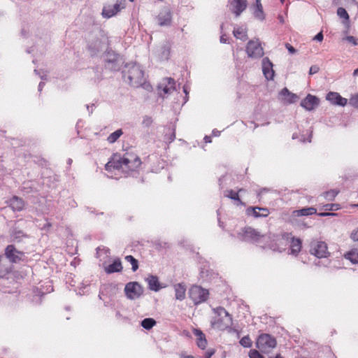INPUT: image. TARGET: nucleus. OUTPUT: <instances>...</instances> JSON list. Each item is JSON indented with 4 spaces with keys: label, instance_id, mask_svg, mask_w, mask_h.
<instances>
[{
    "label": "nucleus",
    "instance_id": "nucleus-26",
    "mask_svg": "<svg viewBox=\"0 0 358 358\" xmlns=\"http://www.w3.org/2000/svg\"><path fill=\"white\" fill-rule=\"evenodd\" d=\"M317 213V210L314 207H308L303 208L299 210H295L292 212V216L294 217H299V216H307L315 214Z\"/></svg>",
    "mask_w": 358,
    "mask_h": 358
},
{
    "label": "nucleus",
    "instance_id": "nucleus-6",
    "mask_svg": "<svg viewBox=\"0 0 358 358\" xmlns=\"http://www.w3.org/2000/svg\"><path fill=\"white\" fill-rule=\"evenodd\" d=\"M124 292L128 299L134 300L143 294V289L138 282H130L125 285Z\"/></svg>",
    "mask_w": 358,
    "mask_h": 358
},
{
    "label": "nucleus",
    "instance_id": "nucleus-35",
    "mask_svg": "<svg viewBox=\"0 0 358 358\" xmlns=\"http://www.w3.org/2000/svg\"><path fill=\"white\" fill-rule=\"evenodd\" d=\"M122 134L123 132L122 129H117L108 136L107 141L110 143H113L122 135Z\"/></svg>",
    "mask_w": 358,
    "mask_h": 358
},
{
    "label": "nucleus",
    "instance_id": "nucleus-39",
    "mask_svg": "<svg viewBox=\"0 0 358 358\" xmlns=\"http://www.w3.org/2000/svg\"><path fill=\"white\" fill-rule=\"evenodd\" d=\"M322 208L326 211L337 210L340 208V205L338 203H327L323 206Z\"/></svg>",
    "mask_w": 358,
    "mask_h": 358
},
{
    "label": "nucleus",
    "instance_id": "nucleus-8",
    "mask_svg": "<svg viewBox=\"0 0 358 358\" xmlns=\"http://www.w3.org/2000/svg\"><path fill=\"white\" fill-rule=\"evenodd\" d=\"M5 255L11 263H19L24 260V253L17 250L13 245H8L5 249Z\"/></svg>",
    "mask_w": 358,
    "mask_h": 358
},
{
    "label": "nucleus",
    "instance_id": "nucleus-34",
    "mask_svg": "<svg viewBox=\"0 0 358 358\" xmlns=\"http://www.w3.org/2000/svg\"><path fill=\"white\" fill-rule=\"evenodd\" d=\"M345 258L352 264H358V250L354 249L345 255Z\"/></svg>",
    "mask_w": 358,
    "mask_h": 358
},
{
    "label": "nucleus",
    "instance_id": "nucleus-50",
    "mask_svg": "<svg viewBox=\"0 0 358 358\" xmlns=\"http://www.w3.org/2000/svg\"><path fill=\"white\" fill-rule=\"evenodd\" d=\"M324 36L322 34V31H320L316 34V36L314 37V40L317 41H322L323 40Z\"/></svg>",
    "mask_w": 358,
    "mask_h": 358
},
{
    "label": "nucleus",
    "instance_id": "nucleus-10",
    "mask_svg": "<svg viewBox=\"0 0 358 358\" xmlns=\"http://www.w3.org/2000/svg\"><path fill=\"white\" fill-rule=\"evenodd\" d=\"M123 163L124 167L128 170L134 171L138 169L141 164V159L133 152H126L124 154Z\"/></svg>",
    "mask_w": 358,
    "mask_h": 358
},
{
    "label": "nucleus",
    "instance_id": "nucleus-13",
    "mask_svg": "<svg viewBox=\"0 0 358 358\" xmlns=\"http://www.w3.org/2000/svg\"><path fill=\"white\" fill-rule=\"evenodd\" d=\"M247 0H232L230 1V10L238 17L247 8Z\"/></svg>",
    "mask_w": 358,
    "mask_h": 358
},
{
    "label": "nucleus",
    "instance_id": "nucleus-49",
    "mask_svg": "<svg viewBox=\"0 0 358 358\" xmlns=\"http://www.w3.org/2000/svg\"><path fill=\"white\" fill-rule=\"evenodd\" d=\"M215 350L214 349H209L206 353L204 358H211V357L215 354Z\"/></svg>",
    "mask_w": 358,
    "mask_h": 358
},
{
    "label": "nucleus",
    "instance_id": "nucleus-44",
    "mask_svg": "<svg viewBox=\"0 0 358 358\" xmlns=\"http://www.w3.org/2000/svg\"><path fill=\"white\" fill-rule=\"evenodd\" d=\"M349 103L351 106L358 108V94L352 96L349 101Z\"/></svg>",
    "mask_w": 358,
    "mask_h": 358
},
{
    "label": "nucleus",
    "instance_id": "nucleus-58",
    "mask_svg": "<svg viewBox=\"0 0 358 358\" xmlns=\"http://www.w3.org/2000/svg\"><path fill=\"white\" fill-rule=\"evenodd\" d=\"M45 85V83L44 82H41L38 85V91L39 92H41L42 90H43V87H44Z\"/></svg>",
    "mask_w": 358,
    "mask_h": 358
},
{
    "label": "nucleus",
    "instance_id": "nucleus-15",
    "mask_svg": "<svg viewBox=\"0 0 358 358\" xmlns=\"http://www.w3.org/2000/svg\"><path fill=\"white\" fill-rule=\"evenodd\" d=\"M171 12L167 8L162 9L157 17V23L160 26H169L171 22Z\"/></svg>",
    "mask_w": 358,
    "mask_h": 358
},
{
    "label": "nucleus",
    "instance_id": "nucleus-27",
    "mask_svg": "<svg viewBox=\"0 0 358 358\" xmlns=\"http://www.w3.org/2000/svg\"><path fill=\"white\" fill-rule=\"evenodd\" d=\"M176 299L182 301L185 298L186 287L182 283L176 284L174 285Z\"/></svg>",
    "mask_w": 358,
    "mask_h": 358
},
{
    "label": "nucleus",
    "instance_id": "nucleus-63",
    "mask_svg": "<svg viewBox=\"0 0 358 358\" xmlns=\"http://www.w3.org/2000/svg\"><path fill=\"white\" fill-rule=\"evenodd\" d=\"M263 192H268V189H266V188H264V189H262L260 191V192H259V194H262Z\"/></svg>",
    "mask_w": 358,
    "mask_h": 358
},
{
    "label": "nucleus",
    "instance_id": "nucleus-21",
    "mask_svg": "<svg viewBox=\"0 0 358 358\" xmlns=\"http://www.w3.org/2000/svg\"><path fill=\"white\" fill-rule=\"evenodd\" d=\"M9 205L14 211H21L24 207V201L22 199L14 196L10 199Z\"/></svg>",
    "mask_w": 358,
    "mask_h": 358
},
{
    "label": "nucleus",
    "instance_id": "nucleus-48",
    "mask_svg": "<svg viewBox=\"0 0 358 358\" xmlns=\"http://www.w3.org/2000/svg\"><path fill=\"white\" fill-rule=\"evenodd\" d=\"M285 48L290 54H294L296 52V49L288 43H285Z\"/></svg>",
    "mask_w": 358,
    "mask_h": 358
},
{
    "label": "nucleus",
    "instance_id": "nucleus-33",
    "mask_svg": "<svg viewBox=\"0 0 358 358\" xmlns=\"http://www.w3.org/2000/svg\"><path fill=\"white\" fill-rule=\"evenodd\" d=\"M141 324L145 329L150 330L156 324V321L153 318L148 317L143 319Z\"/></svg>",
    "mask_w": 358,
    "mask_h": 358
},
{
    "label": "nucleus",
    "instance_id": "nucleus-9",
    "mask_svg": "<svg viewBox=\"0 0 358 358\" xmlns=\"http://www.w3.org/2000/svg\"><path fill=\"white\" fill-rule=\"evenodd\" d=\"M246 52L249 57L260 58L264 55V50L257 41H250L246 46Z\"/></svg>",
    "mask_w": 358,
    "mask_h": 358
},
{
    "label": "nucleus",
    "instance_id": "nucleus-19",
    "mask_svg": "<svg viewBox=\"0 0 358 358\" xmlns=\"http://www.w3.org/2000/svg\"><path fill=\"white\" fill-rule=\"evenodd\" d=\"M121 3H116L113 6H105L102 10V15L108 18L117 14L121 9Z\"/></svg>",
    "mask_w": 358,
    "mask_h": 358
},
{
    "label": "nucleus",
    "instance_id": "nucleus-38",
    "mask_svg": "<svg viewBox=\"0 0 358 358\" xmlns=\"http://www.w3.org/2000/svg\"><path fill=\"white\" fill-rule=\"evenodd\" d=\"M240 344L244 348H250L252 342L249 336H243L240 341Z\"/></svg>",
    "mask_w": 358,
    "mask_h": 358
},
{
    "label": "nucleus",
    "instance_id": "nucleus-57",
    "mask_svg": "<svg viewBox=\"0 0 358 358\" xmlns=\"http://www.w3.org/2000/svg\"><path fill=\"white\" fill-rule=\"evenodd\" d=\"M220 42L222 43H227V38L225 37V35H222L220 36Z\"/></svg>",
    "mask_w": 358,
    "mask_h": 358
},
{
    "label": "nucleus",
    "instance_id": "nucleus-4",
    "mask_svg": "<svg viewBox=\"0 0 358 358\" xmlns=\"http://www.w3.org/2000/svg\"><path fill=\"white\" fill-rule=\"evenodd\" d=\"M262 237H263V236L261 235L259 231L250 227L243 228L241 231L238 234V238L241 241L250 243L258 242Z\"/></svg>",
    "mask_w": 358,
    "mask_h": 358
},
{
    "label": "nucleus",
    "instance_id": "nucleus-24",
    "mask_svg": "<svg viewBox=\"0 0 358 358\" xmlns=\"http://www.w3.org/2000/svg\"><path fill=\"white\" fill-rule=\"evenodd\" d=\"M146 281L148 284L149 289L152 291L158 292L162 288L158 278L155 275H150L146 278Z\"/></svg>",
    "mask_w": 358,
    "mask_h": 358
},
{
    "label": "nucleus",
    "instance_id": "nucleus-31",
    "mask_svg": "<svg viewBox=\"0 0 358 358\" xmlns=\"http://www.w3.org/2000/svg\"><path fill=\"white\" fill-rule=\"evenodd\" d=\"M234 36L241 41H246L248 39L247 32L245 28L243 27H238L234 29L233 31Z\"/></svg>",
    "mask_w": 358,
    "mask_h": 358
},
{
    "label": "nucleus",
    "instance_id": "nucleus-16",
    "mask_svg": "<svg viewBox=\"0 0 358 358\" xmlns=\"http://www.w3.org/2000/svg\"><path fill=\"white\" fill-rule=\"evenodd\" d=\"M262 71L266 80H273L275 72L273 69V64L268 57L262 59Z\"/></svg>",
    "mask_w": 358,
    "mask_h": 358
},
{
    "label": "nucleus",
    "instance_id": "nucleus-61",
    "mask_svg": "<svg viewBox=\"0 0 358 358\" xmlns=\"http://www.w3.org/2000/svg\"><path fill=\"white\" fill-rule=\"evenodd\" d=\"M352 236H353V239L354 240L358 241V233L352 234Z\"/></svg>",
    "mask_w": 358,
    "mask_h": 358
},
{
    "label": "nucleus",
    "instance_id": "nucleus-45",
    "mask_svg": "<svg viewBox=\"0 0 358 358\" xmlns=\"http://www.w3.org/2000/svg\"><path fill=\"white\" fill-rule=\"evenodd\" d=\"M338 192L335 190L328 191L325 193V197L329 200H332L338 194Z\"/></svg>",
    "mask_w": 358,
    "mask_h": 358
},
{
    "label": "nucleus",
    "instance_id": "nucleus-30",
    "mask_svg": "<svg viewBox=\"0 0 358 358\" xmlns=\"http://www.w3.org/2000/svg\"><path fill=\"white\" fill-rule=\"evenodd\" d=\"M253 14L257 19L262 21L264 20L265 15L264 13L263 6L262 5L261 0H256V5Z\"/></svg>",
    "mask_w": 358,
    "mask_h": 358
},
{
    "label": "nucleus",
    "instance_id": "nucleus-25",
    "mask_svg": "<svg viewBox=\"0 0 358 358\" xmlns=\"http://www.w3.org/2000/svg\"><path fill=\"white\" fill-rule=\"evenodd\" d=\"M194 334L197 337V345L199 348L204 350L207 346V341L205 334L197 329H194Z\"/></svg>",
    "mask_w": 358,
    "mask_h": 358
},
{
    "label": "nucleus",
    "instance_id": "nucleus-37",
    "mask_svg": "<svg viewBox=\"0 0 358 358\" xmlns=\"http://www.w3.org/2000/svg\"><path fill=\"white\" fill-rule=\"evenodd\" d=\"M226 196L230 198L232 200L237 201L240 203H242L238 192H235L234 190H228L227 194H225Z\"/></svg>",
    "mask_w": 358,
    "mask_h": 358
},
{
    "label": "nucleus",
    "instance_id": "nucleus-18",
    "mask_svg": "<svg viewBox=\"0 0 358 358\" xmlns=\"http://www.w3.org/2000/svg\"><path fill=\"white\" fill-rule=\"evenodd\" d=\"M248 215H252L255 217H266L269 215V210L266 208L249 207L246 210Z\"/></svg>",
    "mask_w": 358,
    "mask_h": 358
},
{
    "label": "nucleus",
    "instance_id": "nucleus-17",
    "mask_svg": "<svg viewBox=\"0 0 358 358\" xmlns=\"http://www.w3.org/2000/svg\"><path fill=\"white\" fill-rule=\"evenodd\" d=\"M327 101L334 105L340 106H345L347 104L348 100L342 97L338 92H329L326 96Z\"/></svg>",
    "mask_w": 358,
    "mask_h": 358
},
{
    "label": "nucleus",
    "instance_id": "nucleus-7",
    "mask_svg": "<svg viewBox=\"0 0 358 358\" xmlns=\"http://www.w3.org/2000/svg\"><path fill=\"white\" fill-rule=\"evenodd\" d=\"M257 347L261 350L274 348L276 346L275 338L267 334H261L257 341Z\"/></svg>",
    "mask_w": 358,
    "mask_h": 358
},
{
    "label": "nucleus",
    "instance_id": "nucleus-62",
    "mask_svg": "<svg viewBox=\"0 0 358 358\" xmlns=\"http://www.w3.org/2000/svg\"><path fill=\"white\" fill-rule=\"evenodd\" d=\"M353 76H358V69H355L353 72Z\"/></svg>",
    "mask_w": 358,
    "mask_h": 358
},
{
    "label": "nucleus",
    "instance_id": "nucleus-42",
    "mask_svg": "<svg viewBox=\"0 0 358 358\" xmlns=\"http://www.w3.org/2000/svg\"><path fill=\"white\" fill-rule=\"evenodd\" d=\"M34 73L40 76L42 80H48V71L44 70H34Z\"/></svg>",
    "mask_w": 358,
    "mask_h": 358
},
{
    "label": "nucleus",
    "instance_id": "nucleus-59",
    "mask_svg": "<svg viewBox=\"0 0 358 358\" xmlns=\"http://www.w3.org/2000/svg\"><path fill=\"white\" fill-rule=\"evenodd\" d=\"M204 141L206 143H210L211 142V137L208 136H206L204 137Z\"/></svg>",
    "mask_w": 358,
    "mask_h": 358
},
{
    "label": "nucleus",
    "instance_id": "nucleus-56",
    "mask_svg": "<svg viewBox=\"0 0 358 358\" xmlns=\"http://www.w3.org/2000/svg\"><path fill=\"white\" fill-rule=\"evenodd\" d=\"M183 92L185 94V102H186L187 101V99H188L187 98V95L189 94V92H188L187 88L186 86L183 87Z\"/></svg>",
    "mask_w": 358,
    "mask_h": 358
},
{
    "label": "nucleus",
    "instance_id": "nucleus-12",
    "mask_svg": "<svg viewBox=\"0 0 358 358\" xmlns=\"http://www.w3.org/2000/svg\"><path fill=\"white\" fill-rule=\"evenodd\" d=\"M124 155L122 156L119 153L114 154L110 160L106 164L105 169L106 171H111V169H123L124 164L123 163Z\"/></svg>",
    "mask_w": 358,
    "mask_h": 358
},
{
    "label": "nucleus",
    "instance_id": "nucleus-51",
    "mask_svg": "<svg viewBox=\"0 0 358 358\" xmlns=\"http://www.w3.org/2000/svg\"><path fill=\"white\" fill-rule=\"evenodd\" d=\"M166 80L168 82V86H169V87L172 86L173 90H174L175 89V81H174V80L173 78H166Z\"/></svg>",
    "mask_w": 358,
    "mask_h": 358
},
{
    "label": "nucleus",
    "instance_id": "nucleus-47",
    "mask_svg": "<svg viewBox=\"0 0 358 358\" xmlns=\"http://www.w3.org/2000/svg\"><path fill=\"white\" fill-rule=\"evenodd\" d=\"M319 67L317 65L311 66L309 70V74L313 75L319 71Z\"/></svg>",
    "mask_w": 358,
    "mask_h": 358
},
{
    "label": "nucleus",
    "instance_id": "nucleus-23",
    "mask_svg": "<svg viewBox=\"0 0 358 358\" xmlns=\"http://www.w3.org/2000/svg\"><path fill=\"white\" fill-rule=\"evenodd\" d=\"M106 273L110 274L120 272L122 270V262L120 259H115L113 262L104 268Z\"/></svg>",
    "mask_w": 358,
    "mask_h": 358
},
{
    "label": "nucleus",
    "instance_id": "nucleus-2",
    "mask_svg": "<svg viewBox=\"0 0 358 358\" xmlns=\"http://www.w3.org/2000/svg\"><path fill=\"white\" fill-rule=\"evenodd\" d=\"M214 313L217 315L210 321L213 328L220 330H224L229 327L232 324V317L231 315L223 307H217L213 309Z\"/></svg>",
    "mask_w": 358,
    "mask_h": 358
},
{
    "label": "nucleus",
    "instance_id": "nucleus-22",
    "mask_svg": "<svg viewBox=\"0 0 358 358\" xmlns=\"http://www.w3.org/2000/svg\"><path fill=\"white\" fill-rule=\"evenodd\" d=\"M156 55L161 60H167L170 55V46L168 43L164 44L159 47L156 52Z\"/></svg>",
    "mask_w": 358,
    "mask_h": 358
},
{
    "label": "nucleus",
    "instance_id": "nucleus-52",
    "mask_svg": "<svg viewBox=\"0 0 358 358\" xmlns=\"http://www.w3.org/2000/svg\"><path fill=\"white\" fill-rule=\"evenodd\" d=\"M176 138V134H175V131L173 130L171 134H170V136L167 138V139L169 141V143H171L172 141H174V139Z\"/></svg>",
    "mask_w": 358,
    "mask_h": 358
},
{
    "label": "nucleus",
    "instance_id": "nucleus-46",
    "mask_svg": "<svg viewBox=\"0 0 358 358\" xmlns=\"http://www.w3.org/2000/svg\"><path fill=\"white\" fill-rule=\"evenodd\" d=\"M345 40L348 41L349 43H352L354 45L358 44V39L352 36H346Z\"/></svg>",
    "mask_w": 358,
    "mask_h": 358
},
{
    "label": "nucleus",
    "instance_id": "nucleus-41",
    "mask_svg": "<svg viewBox=\"0 0 358 358\" xmlns=\"http://www.w3.org/2000/svg\"><path fill=\"white\" fill-rule=\"evenodd\" d=\"M152 122H153V120L151 117L145 115L143 118L142 125L144 127H149L152 124Z\"/></svg>",
    "mask_w": 358,
    "mask_h": 358
},
{
    "label": "nucleus",
    "instance_id": "nucleus-60",
    "mask_svg": "<svg viewBox=\"0 0 358 358\" xmlns=\"http://www.w3.org/2000/svg\"><path fill=\"white\" fill-rule=\"evenodd\" d=\"M213 136H220V131H217V130H216V129H214V130L213 131Z\"/></svg>",
    "mask_w": 358,
    "mask_h": 358
},
{
    "label": "nucleus",
    "instance_id": "nucleus-11",
    "mask_svg": "<svg viewBox=\"0 0 358 358\" xmlns=\"http://www.w3.org/2000/svg\"><path fill=\"white\" fill-rule=\"evenodd\" d=\"M120 66V55L113 52H108L105 58V67L111 71H118Z\"/></svg>",
    "mask_w": 358,
    "mask_h": 358
},
{
    "label": "nucleus",
    "instance_id": "nucleus-28",
    "mask_svg": "<svg viewBox=\"0 0 358 358\" xmlns=\"http://www.w3.org/2000/svg\"><path fill=\"white\" fill-rule=\"evenodd\" d=\"M301 241L300 238L293 237L290 245V254L297 255L301 249Z\"/></svg>",
    "mask_w": 358,
    "mask_h": 358
},
{
    "label": "nucleus",
    "instance_id": "nucleus-14",
    "mask_svg": "<svg viewBox=\"0 0 358 358\" xmlns=\"http://www.w3.org/2000/svg\"><path fill=\"white\" fill-rule=\"evenodd\" d=\"M319 103L320 100L317 97L309 94L301 101V106L310 111L317 106Z\"/></svg>",
    "mask_w": 358,
    "mask_h": 358
},
{
    "label": "nucleus",
    "instance_id": "nucleus-36",
    "mask_svg": "<svg viewBox=\"0 0 358 358\" xmlns=\"http://www.w3.org/2000/svg\"><path fill=\"white\" fill-rule=\"evenodd\" d=\"M125 260L131 264V269L136 271L138 268V262L132 255H127L125 257Z\"/></svg>",
    "mask_w": 358,
    "mask_h": 358
},
{
    "label": "nucleus",
    "instance_id": "nucleus-40",
    "mask_svg": "<svg viewBox=\"0 0 358 358\" xmlns=\"http://www.w3.org/2000/svg\"><path fill=\"white\" fill-rule=\"evenodd\" d=\"M337 15L341 17V18H343L345 20H349V15L348 13V12L346 11V10L343 8H338V10H337Z\"/></svg>",
    "mask_w": 358,
    "mask_h": 358
},
{
    "label": "nucleus",
    "instance_id": "nucleus-32",
    "mask_svg": "<svg viewBox=\"0 0 358 358\" xmlns=\"http://www.w3.org/2000/svg\"><path fill=\"white\" fill-rule=\"evenodd\" d=\"M88 48L92 55H96L103 49V43L99 41L96 40L94 44L91 43L88 45Z\"/></svg>",
    "mask_w": 358,
    "mask_h": 358
},
{
    "label": "nucleus",
    "instance_id": "nucleus-53",
    "mask_svg": "<svg viewBox=\"0 0 358 358\" xmlns=\"http://www.w3.org/2000/svg\"><path fill=\"white\" fill-rule=\"evenodd\" d=\"M335 213H318V215L320 217H327V216H334L335 215Z\"/></svg>",
    "mask_w": 358,
    "mask_h": 358
},
{
    "label": "nucleus",
    "instance_id": "nucleus-55",
    "mask_svg": "<svg viewBox=\"0 0 358 358\" xmlns=\"http://www.w3.org/2000/svg\"><path fill=\"white\" fill-rule=\"evenodd\" d=\"M94 106V104H92L91 106L90 105H86V108L89 112L90 114H92V112H93V107Z\"/></svg>",
    "mask_w": 358,
    "mask_h": 358
},
{
    "label": "nucleus",
    "instance_id": "nucleus-29",
    "mask_svg": "<svg viewBox=\"0 0 358 358\" xmlns=\"http://www.w3.org/2000/svg\"><path fill=\"white\" fill-rule=\"evenodd\" d=\"M11 238L13 241L16 243H20L23 241V238H27V235L25 234L22 230L14 227L11 232Z\"/></svg>",
    "mask_w": 358,
    "mask_h": 358
},
{
    "label": "nucleus",
    "instance_id": "nucleus-54",
    "mask_svg": "<svg viewBox=\"0 0 358 358\" xmlns=\"http://www.w3.org/2000/svg\"><path fill=\"white\" fill-rule=\"evenodd\" d=\"M173 90L172 88V86L169 87L168 85H166L164 88H163V92L165 93V94H169V93H171V91Z\"/></svg>",
    "mask_w": 358,
    "mask_h": 358
},
{
    "label": "nucleus",
    "instance_id": "nucleus-3",
    "mask_svg": "<svg viewBox=\"0 0 358 358\" xmlns=\"http://www.w3.org/2000/svg\"><path fill=\"white\" fill-rule=\"evenodd\" d=\"M208 290L201 286L193 285L189 290V296L195 305L206 301L208 297Z\"/></svg>",
    "mask_w": 358,
    "mask_h": 358
},
{
    "label": "nucleus",
    "instance_id": "nucleus-5",
    "mask_svg": "<svg viewBox=\"0 0 358 358\" xmlns=\"http://www.w3.org/2000/svg\"><path fill=\"white\" fill-rule=\"evenodd\" d=\"M310 252L317 258L327 257L329 255L327 243L316 240L310 243Z\"/></svg>",
    "mask_w": 358,
    "mask_h": 358
},
{
    "label": "nucleus",
    "instance_id": "nucleus-20",
    "mask_svg": "<svg viewBox=\"0 0 358 358\" xmlns=\"http://www.w3.org/2000/svg\"><path fill=\"white\" fill-rule=\"evenodd\" d=\"M279 95L280 96V99L284 100L287 103H294L298 99L296 94L289 92L286 87L283 88L280 91Z\"/></svg>",
    "mask_w": 358,
    "mask_h": 358
},
{
    "label": "nucleus",
    "instance_id": "nucleus-64",
    "mask_svg": "<svg viewBox=\"0 0 358 358\" xmlns=\"http://www.w3.org/2000/svg\"><path fill=\"white\" fill-rule=\"evenodd\" d=\"M298 138L297 134H296V133H295V134H293V135H292V139H296V138Z\"/></svg>",
    "mask_w": 358,
    "mask_h": 358
},
{
    "label": "nucleus",
    "instance_id": "nucleus-43",
    "mask_svg": "<svg viewBox=\"0 0 358 358\" xmlns=\"http://www.w3.org/2000/svg\"><path fill=\"white\" fill-rule=\"evenodd\" d=\"M250 358H265L257 350H251L249 352Z\"/></svg>",
    "mask_w": 358,
    "mask_h": 358
},
{
    "label": "nucleus",
    "instance_id": "nucleus-1",
    "mask_svg": "<svg viewBox=\"0 0 358 358\" xmlns=\"http://www.w3.org/2000/svg\"><path fill=\"white\" fill-rule=\"evenodd\" d=\"M124 79L133 87H143L147 91L152 90V86L145 81L144 71L136 63L127 64L122 71Z\"/></svg>",
    "mask_w": 358,
    "mask_h": 358
}]
</instances>
